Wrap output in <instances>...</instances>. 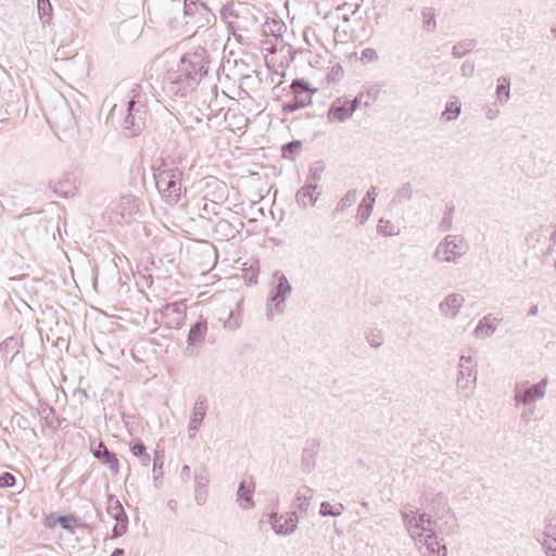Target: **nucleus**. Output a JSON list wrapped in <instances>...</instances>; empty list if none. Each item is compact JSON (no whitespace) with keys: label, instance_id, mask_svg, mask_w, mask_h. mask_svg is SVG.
I'll return each mask as SVG.
<instances>
[{"label":"nucleus","instance_id":"obj_1","mask_svg":"<svg viewBox=\"0 0 556 556\" xmlns=\"http://www.w3.org/2000/svg\"><path fill=\"white\" fill-rule=\"evenodd\" d=\"M207 52L202 47L186 52L179 62L167 70L163 90L170 97L184 98L207 73Z\"/></svg>","mask_w":556,"mask_h":556},{"label":"nucleus","instance_id":"obj_2","mask_svg":"<svg viewBox=\"0 0 556 556\" xmlns=\"http://www.w3.org/2000/svg\"><path fill=\"white\" fill-rule=\"evenodd\" d=\"M121 98L111 109L112 117H123L122 127L127 137H135L146 126L148 97L143 87L132 81L119 84L114 92Z\"/></svg>","mask_w":556,"mask_h":556},{"label":"nucleus","instance_id":"obj_3","mask_svg":"<svg viewBox=\"0 0 556 556\" xmlns=\"http://www.w3.org/2000/svg\"><path fill=\"white\" fill-rule=\"evenodd\" d=\"M153 172L155 187L163 201L168 205L177 204L182 193L184 168L174 161H162Z\"/></svg>","mask_w":556,"mask_h":556},{"label":"nucleus","instance_id":"obj_4","mask_svg":"<svg viewBox=\"0 0 556 556\" xmlns=\"http://www.w3.org/2000/svg\"><path fill=\"white\" fill-rule=\"evenodd\" d=\"M403 525L414 542H418L426 534L435 529V520L427 513H421L413 505L406 504L401 508Z\"/></svg>","mask_w":556,"mask_h":556},{"label":"nucleus","instance_id":"obj_5","mask_svg":"<svg viewBox=\"0 0 556 556\" xmlns=\"http://www.w3.org/2000/svg\"><path fill=\"white\" fill-rule=\"evenodd\" d=\"M269 287L266 315L268 318H271L274 314H282L285 312V302L292 292V286L281 270H275L271 274Z\"/></svg>","mask_w":556,"mask_h":556},{"label":"nucleus","instance_id":"obj_6","mask_svg":"<svg viewBox=\"0 0 556 556\" xmlns=\"http://www.w3.org/2000/svg\"><path fill=\"white\" fill-rule=\"evenodd\" d=\"M466 252L467 245L463 237L447 235L437 245L433 260L439 263H456Z\"/></svg>","mask_w":556,"mask_h":556},{"label":"nucleus","instance_id":"obj_7","mask_svg":"<svg viewBox=\"0 0 556 556\" xmlns=\"http://www.w3.org/2000/svg\"><path fill=\"white\" fill-rule=\"evenodd\" d=\"M141 202L135 195H124L114 203L110 212L112 223L123 225L130 224L140 217Z\"/></svg>","mask_w":556,"mask_h":556},{"label":"nucleus","instance_id":"obj_8","mask_svg":"<svg viewBox=\"0 0 556 556\" xmlns=\"http://www.w3.org/2000/svg\"><path fill=\"white\" fill-rule=\"evenodd\" d=\"M547 379H542L538 383L530 384L528 381L517 382L514 387L515 405L529 406L546 394Z\"/></svg>","mask_w":556,"mask_h":556},{"label":"nucleus","instance_id":"obj_9","mask_svg":"<svg viewBox=\"0 0 556 556\" xmlns=\"http://www.w3.org/2000/svg\"><path fill=\"white\" fill-rule=\"evenodd\" d=\"M459 374L457 377V389L463 392L465 396H469L476 388V363L471 356L462 355L459 358Z\"/></svg>","mask_w":556,"mask_h":556},{"label":"nucleus","instance_id":"obj_10","mask_svg":"<svg viewBox=\"0 0 556 556\" xmlns=\"http://www.w3.org/2000/svg\"><path fill=\"white\" fill-rule=\"evenodd\" d=\"M269 523L271 525L275 533L281 535H290L295 531L298 527V517L295 511L281 515L271 513L269 515Z\"/></svg>","mask_w":556,"mask_h":556},{"label":"nucleus","instance_id":"obj_11","mask_svg":"<svg viewBox=\"0 0 556 556\" xmlns=\"http://www.w3.org/2000/svg\"><path fill=\"white\" fill-rule=\"evenodd\" d=\"M465 301V296L460 293L453 292L447 294L438 305L440 315L445 319H455L460 313Z\"/></svg>","mask_w":556,"mask_h":556},{"label":"nucleus","instance_id":"obj_12","mask_svg":"<svg viewBox=\"0 0 556 556\" xmlns=\"http://www.w3.org/2000/svg\"><path fill=\"white\" fill-rule=\"evenodd\" d=\"M48 121L61 130L70 129L75 125L74 114L65 102H62L50 113Z\"/></svg>","mask_w":556,"mask_h":556},{"label":"nucleus","instance_id":"obj_13","mask_svg":"<svg viewBox=\"0 0 556 556\" xmlns=\"http://www.w3.org/2000/svg\"><path fill=\"white\" fill-rule=\"evenodd\" d=\"M415 543L424 556H446V546L439 541L435 529Z\"/></svg>","mask_w":556,"mask_h":556},{"label":"nucleus","instance_id":"obj_14","mask_svg":"<svg viewBox=\"0 0 556 556\" xmlns=\"http://www.w3.org/2000/svg\"><path fill=\"white\" fill-rule=\"evenodd\" d=\"M207 412V403L204 396H198L191 412L189 425H188V434L190 439H193L206 415Z\"/></svg>","mask_w":556,"mask_h":556},{"label":"nucleus","instance_id":"obj_15","mask_svg":"<svg viewBox=\"0 0 556 556\" xmlns=\"http://www.w3.org/2000/svg\"><path fill=\"white\" fill-rule=\"evenodd\" d=\"M206 332L207 323L201 317L189 330L186 349L189 354L195 353V348L204 341Z\"/></svg>","mask_w":556,"mask_h":556},{"label":"nucleus","instance_id":"obj_16","mask_svg":"<svg viewBox=\"0 0 556 556\" xmlns=\"http://www.w3.org/2000/svg\"><path fill=\"white\" fill-rule=\"evenodd\" d=\"M319 177L314 174L313 181L306 182L296 193V202L302 207L313 206L318 200L319 193H316Z\"/></svg>","mask_w":556,"mask_h":556},{"label":"nucleus","instance_id":"obj_17","mask_svg":"<svg viewBox=\"0 0 556 556\" xmlns=\"http://www.w3.org/2000/svg\"><path fill=\"white\" fill-rule=\"evenodd\" d=\"M163 317L167 318L170 328H180L185 319V307L179 303H168L161 311Z\"/></svg>","mask_w":556,"mask_h":556},{"label":"nucleus","instance_id":"obj_18","mask_svg":"<svg viewBox=\"0 0 556 556\" xmlns=\"http://www.w3.org/2000/svg\"><path fill=\"white\" fill-rule=\"evenodd\" d=\"M255 490V483L252 479L249 480H242L239 483V488L237 491V502L239 503V506L243 509H250L254 507V501L252 498V495Z\"/></svg>","mask_w":556,"mask_h":556},{"label":"nucleus","instance_id":"obj_19","mask_svg":"<svg viewBox=\"0 0 556 556\" xmlns=\"http://www.w3.org/2000/svg\"><path fill=\"white\" fill-rule=\"evenodd\" d=\"M354 113V106L349 105V101L337 99L328 111V119L330 122H344Z\"/></svg>","mask_w":556,"mask_h":556},{"label":"nucleus","instance_id":"obj_20","mask_svg":"<svg viewBox=\"0 0 556 556\" xmlns=\"http://www.w3.org/2000/svg\"><path fill=\"white\" fill-rule=\"evenodd\" d=\"M500 320L491 315L484 316L477 324L473 334L478 339L491 338L497 330Z\"/></svg>","mask_w":556,"mask_h":556},{"label":"nucleus","instance_id":"obj_21","mask_svg":"<svg viewBox=\"0 0 556 556\" xmlns=\"http://www.w3.org/2000/svg\"><path fill=\"white\" fill-rule=\"evenodd\" d=\"M314 496V490L307 485H302L298 489L295 494L294 506L303 513H306L309 508L311 501Z\"/></svg>","mask_w":556,"mask_h":556},{"label":"nucleus","instance_id":"obj_22","mask_svg":"<svg viewBox=\"0 0 556 556\" xmlns=\"http://www.w3.org/2000/svg\"><path fill=\"white\" fill-rule=\"evenodd\" d=\"M312 104V97L308 92L294 93L293 100L283 105L287 113L294 112L299 109L306 108Z\"/></svg>","mask_w":556,"mask_h":556},{"label":"nucleus","instance_id":"obj_23","mask_svg":"<svg viewBox=\"0 0 556 556\" xmlns=\"http://www.w3.org/2000/svg\"><path fill=\"white\" fill-rule=\"evenodd\" d=\"M556 528L552 525L546 527L544 536L541 541L542 546L546 549L548 556H556Z\"/></svg>","mask_w":556,"mask_h":556},{"label":"nucleus","instance_id":"obj_24","mask_svg":"<svg viewBox=\"0 0 556 556\" xmlns=\"http://www.w3.org/2000/svg\"><path fill=\"white\" fill-rule=\"evenodd\" d=\"M414 189L412 184L405 182L396 191L392 199L393 204H402L406 201H409L413 198Z\"/></svg>","mask_w":556,"mask_h":556},{"label":"nucleus","instance_id":"obj_25","mask_svg":"<svg viewBox=\"0 0 556 556\" xmlns=\"http://www.w3.org/2000/svg\"><path fill=\"white\" fill-rule=\"evenodd\" d=\"M357 199L356 190H349L345 195L338 202L336 208L333 210V214L343 213L345 210L351 207Z\"/></svg>","mask_w":556,"mask_h":556},{"label":"nucleus","instance_id":"obj_26","mask_svg":"<svg viewBox=\"0 0 556 556\" xmlns=\"http://www.w3.org/2000/svg\"><path fill=\"white\" fill-rule=\"evenodd\" d=\"M344 511V506L341 503L331 504L329 502H323L320 505L319 514L321 516H341Z\"/></svg>","mask_w":556,"mask_h":556},{"label":"nucleus","instance_id":"obj_27","mask_svg":"<svg viewBox=\"0 0 556 556\" xmlns=\"http://www.w3.org/2000/svg\"><path fill=\"white\" fill-rule=\"evenodd\" d=\"M37 10L38 15L43 23L51 22L53 10L50 0H37Z\"/></svg>","mask_w":556,"mask_h":556},{"label":"nucleus","instance_id":"obj_28","mask_svg":"<svg viewBox=\"0 0 556 556\" xmlns=\"http://www.w3.org/2000/svg\"><path fill=\"white\" fill-rule=\"evenodd\" d=\"M460 114V103L458 99H454L446 103V108L442 113V116L445 121L451 122L455 121Z\"/></svg>","mask_w":556,"mask_h":556},{"label":"nucleus","instance_id":"obj_29","mask_svg":"<svg viewBox=\"0 0 556 556\" xmlns=\"http://www.w3.org/2000/svg\"><path fill=\"white\" fill-rule=\"evenodd\" d=\"M100 448H103L104 464L108 465L110 470L116 475L119 469V463L116 455L110 452L102 442H100Z\"/></svg>","mask_w":556,"mask_h":556},{"label":"nucleus","instance_id":"obj_30","mask_svg":"<svg viewBox=\"0 0 556 556\" xmlns=\"http://www.w3.org/2000/svg\"><path fill=\"white\" fill-rule=\"evenodd\" d=\"M51 189L53 190L54 193L59 194L60 197H64V198H66L73 193L72 185L68 179L52 181Z\"/></svg>","mask_w":556,"mask_h":556},{"label":"nucleus","instance_id":"obj_31","mask_svg":"<svg viewBox=\"0 0 556 556\" xmlns=\"http://www.w3.org/2000/svg\"><path fill=\"white\" fill-rule=\"evenodd\" d=\"M473 47H475V41L472 39H469V38L464 39L454 46L453 54L457 58H462L466 53H468L470 50H472Z\"/></svg>","mask_w":556,"mask_h":556},{"label":"nucleus","instance_id":"obj_32","mask_svg":"<svg viewBox=\"0 0 556 556\" xmlns=\"http://www.w3.org/2000/svg\"><path fill=\"white\" fill-rule=\"evenodd\" d=\"M502 81L496 88L497 100L502 103H506L509 99V86L510 83L506 77L500 79Z\"/></svg>","mask_w":556,"mask_h":556},{"label":"nucleus","instance_id":"obj_33","mask_svg":"<svg viewBox=\"0 0 556 556\" xmlns=\"http://www.w3.org/2000/svg\"><path fill=\"white\" fill-rule=\"evenodd\" d=\"M291 89L293 90V93H301V92H308V94H313L317 92V89H312L309 87V84L304 79H295L291 84Z\"/></svg>","mask_w":556,"mask_h":556},{"label":"nucleus","instance_id":"obj_34","mask_svg":"<svg viewBox=\"0 0 556 556\" xmlns=\"http://www.w3.org/2000/svg\"><path fill=\"white\" fill-rule=\"evenodd\" d=\"M344 71L340 64L333 65L326 76L329 85L337 84L343 78Z\"/></svg>","mask_w":556,"mask_h":556},{"label":"nucleus","instance_id":"obj_35","mask_svg":"<svg viewBox=\"0 0 556 556\" xmlns=\"http://www.w3.org/2000/svg\"><path fill=\"white\" fill-rule=\"evenodd\" d=\"M371 212H372L371 203H365V200H363V202L358 206L356 217L361 224H364L371 215Z\"/></svg>","mask_w":556,"mask_h":556},{"label":"nucleus","instance_id":"obj_36","mask_svg":"<svg viewBox=\"0 0 556 556\" xmlns=\"http://www.w3.org/2000/svg\"><path fill=\"white\" fill-rule=\"evenodd\" d=\"M366 339H367L368 344H369L370 346H372V348H379V346H381V345H382V343H383V338H382V336L380 334V332L375 331V330L370 331V332L367 334Z\"/></svg>","mask_w":556,"mask_h":556},{"label":"nucleus","instance_id":"obj_37","mask_svg":"<svg viewBox=\"0 0 556 556\" xmlns=\"http://www.w3.org/2000/svg\"><path fill=\"white\" fill-rule=\"evenodd\" d=\"M194 481H195V485H197L195 490H206L207 489L208 478L204 471L195 473Z\"/></svg>","mask_w":556,"mask_h":556},{"label":"nucleus","instance_id":"obj_38","mask_svg":"<svg viewBox=\"0 0 556 556\" xmlns=\"http://www.w3.org/2000/svg\"><path fill=\"white\" fill-rule=\"evenodd\" d=\"M302 465L305 471L309 472L313 470L315 467L313 453H308L307 450H304Z\"/></svg>","mask_w":556,"mask_h":556},{"label":"nucleus","instance_id":"obj_39","mask_svg":"<svg viewBox=\"0 0 556 556\" xmlns=\"http://www.w3.org/2000/svg\"><path fill=\"white\" fill-rule=\"evenodd\" d=\"M240 319L239 314H235L233 312L229 313L228 319L225 321V327L231 330H235L239 327Z\"/></svg>","mask_w":556,"mask_h":556},{"label":"nucleus","instance_id":"obj_40","mask_svg":"<svg viewBox=\"0 0 556 556\" xmlns=\"http://www.w3.org/2000/svg\"><path fill=\"white\" fill-rule=\"evenodd\" d=\"M195 11L199 12V14L206 21V23H210L211 20L214 17L212 12L203 4L195 5Z\"/></svg>","mask_w":556,"mask_h":556},{"label":"nucleus","instance_id":"obj_41","mask_svg":"<svg viewBox=\"0 0 556 556\" xmlns=\"http://www.w3.org/2000/svg\"><path fill=\"white\" fill-rule=\"evenodd\" d=\"M14 482H15L14 476L9 472H4L3 475L0 476V486L1 488L12 486L14 484Z\"/></svg>","mask_w":556,"mask_h":556},{"label":"nucleus","instance_id":"obj_42","mask_svg":"<svg viewBox=\"0 0 556 556\" xmlns=\"http://www.w3.org/2000/svg\"><path fill=\"white\" fill-rule=\"evenodd\" d=\"M108 513L112 516L121 515L124 517V508L119 501H115L113 504H111L108 508Z\"/></svg>","mask_w":556,"mask_h":556},{"label":"nucleus","instance_id":"obj_43","mask_svg":"<svg viewBox=\"0 0 556 556\" xmlns=\"http://www.w3.org/2000/svg\"><path fill=\"white\" fill-rule=\"evenodd\" d=\"M56 521L62 526V528L70 531L71 533H73V525L72 523L75 521L73 518L60 516Z\"/></svg>","mask_w":556,"mask_h":556},{"label":"nucleus","instance_id":"obj_44","mask_svg":"<svg viewBox=\"0 0 556 556\" xmlns=\"http://www.w3.org/2000/svg\"><path fill=\"white\" fill-rule=\"evenodd\" d=\"M377 58H378L377 52L374 49H365L362 52L361 60L364 62H371L374 60H377Z\"/></svg>","mask_w":556,"mask_h":556},{"label":"nucleus","instance_id":"obj_45","mask_svg":"<svg viewBox=\"0 0 556 556\" xmlns=\"http://www.w3.org/2000/svg\"><path fill=\"white\" fill-rule=\"evenodd\" d=\"M364 93L365 98H368L371 101H376L379 97L380 89L377 86H371L367 88V90Z\"/></svg>","mask_w":556,"mask_h":556},{"label":"nucleus","instance_id":"obj_46","mask_svg":"<svg viewBox=\"0 0 556 556\" xmlns=\"http://www.w3.org/2000/svg\"><path fill=\"white\" fill-rule=\"evenodd\" d=\"M130 452L134 456L141 457L146 453V446L138 442L130 446Z\"/></svg>","mask_w":556,"mask_h":556},{"label":"nucleus","instance_id":"obj_47","mask_svg":"<svg viewBox=\"0 0 556 556\" xmlns=\"http://www.w3.org/2000/svg\"><path fill=\"white\" fill-rule=\"evenodd\" d=\"M452 227V214L451 213H446L441 223H440V229L442 231H446L448 230L450 228Z\"/></svg>","mask_w":556,"mask_h":556},{"label":"nucleus","instance_id":"obj_48","mask_svg":"<svg viewBox=\"0 0 556 556\" xmlns=\"http://www.w3.org/2000/svg\"><path fill=\"white\" fill-rule=\"evenodd\" d=\"M390 225V222L389 220H383V219H380L379 220V224H378V232L379 233H382L383 236H392L393 232L388 230V227Z\"/></svg>","mask_w":556,"mask_h":556},{"label":"nucleus","instance_id":"obj_49","mask_svg":"<svg viewBox=\"0 0 556 556\" xmlns=\"http://www.w3.org/2000/svg\"><path fill=\"white\" fill-rule=\"evenodd\" d=\"M127 531V523H116L113 528V538H118Z\"/></svg>","mask_w":556,"mask_h":556},{"label":"nucleus","instance_id":"obj_50","mask_svg":"<svg viewBox=\"0 0 556 556\" xmlns=\"http://www.w3.org/2000/svg\"><path fill=\"white\" fill-rule=\"evenodd\" d=\"M376 190H377L376 187H370V189L367 191L366 197L364 198L365 203H367V201H368V203H371V205L375 203Z\"/></svg>","mask_w":556,"mask_h":556},{"label":"nucleus","instance_id":"obj_51","mask_svg":"<svg viewBox=\"0 0 556 556\" xmlns=\"http://www.w3.org/2000/svg\"><path fill=\"white\" fill-rule=\"evenodd\" d=\"M205 494H206V490H195V502L198 505H202L204 504L206 497H205Z\"/></svg>","mask_w":556,"mask_h":556},{"label":"nucleus","instance_id":"obj_52","mask_svg":"<svg viewBox=\"0 0 556 556\" xmlns=\"http://www.w3.org/2000/svg\"><path fill=\"white\" fill-rule=\"evenodd\" d=\"M365 98V93L364 92H361L357 94V97L353 100V101H349V105H353L354 106V111L356 110V108L363 103V99Z\"/></svg>","mask_w":556,"mask_h":556},{"label":"nucleus","instance_id":"obj_53","mask_svg":"<svg viewBox=\"0 0 556 556\" xmlns=\"http://www.w3.org/2000/svg\"><path fill=\"white\" fill-rule=\"evenodd\" d=\"M462 72L464 76H470L473 73V65L471 64H463Z\"/></svg>","mask_w":556,"mask_h":556},{"label":"nucleus","instance_id":"obj_54","mask_svg":"<svg viewBox=\"0 0 556 556\" xmlns=\"http://www.w3.org/2000/svg\"><path fill=\"white\" fill-rule=\"evenodd\" d=\"M12 344H16V342L14 341L13 338H8L7 340H4L1 344H0V351L2 349H8V348H11Z\"/></svg>","mask_w":556,"mask_h":556},{"label":"nucleus","instance_id":"obj_55","mask_svg":"<svg viewBox=\"0 0 556 556\" xmlns=\"http://www.w3.org/2000/svg\"><path fill=\"white\" fill-rule=\"evenodd\" d=\"M532 410L528 409L521 413L520 418L525 422H529L531 419Z\"/></svg>","mask_w":556,"mask_h":556},{"label":"nucleus","instance_id":"obj_56","mask_svg":"<svg viewBox=\"0 0 556 556\" xmlns=\"http://www.w3.org/2000/svg\"><path fill=\"white\" fill-rule=\"evenodd\" d=\"M299 147H300V142H298V141L289 142L288 144H286V146L283 147V151H285V152H286L287 150L292 151V150H294V149H298Z\"/></svg>","mask_w":556,"mask_h":556},{"label":"nucleus","instance_id":"obj_57","mask_svg":"<svg viewBox=\"0 0 556 556\" xmlns=\"http://www.w3.org/2000/svg\"><path fill=\"white\" fill-rule=\"evenodd\" d=\"M93 456L98 459L104 457L103 448H100V443L98 444V447L93 451Z\"/></svg>","mask_w":556,"mask_h":556},{"label":"nucleus","instance_id":"obj_58","mask_svg":"<svg viewBox=\"0 0 556 556\" xmlns=\"http://www.w3.org/2000/svg\"><path fill=\"white\" fill-rule=\"evenodd\" d=\"M112 517L116 520V523H121V522L127 523V516H126L125 511H124V517L121 515H114Z\"/></svg>","mask_w":556,"mask_h":556},{"label":"nucleus","instance_id":"obj_59","mask_svg":"<svg viewBox=\"0 0 556 556\" xmlns=\"http://www.w3.org/2000/svg\"><path fill=\"white\" fill-rule=\"evenodd\" d=\"M539 312V308L536 305H532L530 309L528 311V316H535Z\"/></svg>","mask_w":556,"mask_h":556},{"label":"nucleus","instance_id":"obj_60","mask_svg":"<svg viewBox=\"0 0 556 556\" xmlns=\"http://www.w3.org/2000/svg\"><path fill=\"white\" fill-rule=\"evenodd\" d=\"M141 463L143 466H148L149 462H150V456L149 454L144 453V455H142L141 457Z\"/></svg>","mask_w":556,"mask_h":556},{"label":"nucleus","instance_id":"obj_61","mask_svg":"<svg viewBox=\"0 0 556 556\" xmlns=\"http://www.w3.org/2000/svg\"><path fill=\"white\" fill-rule=\"evenodd\" d=\"M190 468L188 465H185L181 469V475L185 477H189Z\"/></svg>","mask_w":556,"mask_h":556},{"label":"nucleus","instance_id":"obj_62","mask_svg":"<svg viewBox=\"0 0 556 556\" xmlns=\"http://www.w3.org/2000/svg\"><path fill=\"white\" fill-rule=\"evenodd\" d=\"M110 556H124V551L122 548H116Z\"/></svg>","mask_w":556,"mask_h":556},{"label":"nucleus","instance_id":"obj_63","mask_svg":"<svg viewBox=\"0 0 556 556\" xmlns=\"http://www.w3.org/2000/svg\"><path fill=\"white\" fill-rule=\"evenodd\" d=\"M370 103H371V100H369L368 98H364V99H363V104H364V106H369V105H370Z\"/></svg>","mask_w":556,"mask_h":556},{"label":"nucleus","instance_id":"obj_64","mask_svg":"<svg viewBox=\"0 0 556 556\" xmlns=\"http://www.w3.org/2000/svg\"><path fill=\"white\" fill-rule=\"evenodd\" d=\"M175 501H169L168 502V506L172 508V509H175Z\"/></svg>","mask_w":556,"mask_h":556}]
</instances>
